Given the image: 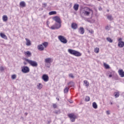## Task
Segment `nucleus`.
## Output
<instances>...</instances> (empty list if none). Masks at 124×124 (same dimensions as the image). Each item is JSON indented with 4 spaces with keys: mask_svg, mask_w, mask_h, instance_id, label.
I'll list each match as a JSON object with an SVG mask.
<instances>
[{
    "mask_svg": "<svg viewBox=\"0 0 124 124\" xmlns=\"http://www.w3.org/2000/svg\"><path fill=\"white\" fill-rule=\"evenodd\" d=\"M68 52L71 54V55H73L76 57H81L82 56V53L76 51L75 50H73L71 49H69Z\"/></svg>",
    "mask_w": 124,
    "mask_h": 124,
    "instance_id": "f257e3e1",
    "label": "nucleus"
},
{
    "mask_svg": "<svg viewBox=\"0 0 124 124\" xmlns=\"http://www.w3.org/2000/svg\"><path fill=\"white\" fill-rule=\"evenodd\" d=\"M25 61H26V62H28L29 64L31 65V66H33V67H37V66L38 65L37 62H36V61L30 60L27 58L25 59Z\"/></svg>",
    "mask_w": 124,
    "mask_h": 124,
    "instance_id": "f03ea898",
    "label": "nucleus"
},
{
    "mask_svg": "<svg viewBox=\"0 0 124 124\" xmlns=\"http://www.w3.org/2000/svg\"><path fill=\"white\" fill-rule=\"evenodd\" d=\"M91 13H92V14H93V12L92 9H91V8H87L86 11H83L82 15H83V16H89Z\"/></svg>",
    "mask_w": 124,
    "mask_h": 124,
    "instance_id": "7ed1b4c3",
    "label": "nucleus"
},
{
    "mask_svg": "<svg viewBox=\"0 0 124 124\" xmlns=\"http://www.w3.org/2000/svg\"><path fill=\"white\" fill-rule=\"evenodd\" d=\"M68 116L70 119L71 122H72V123L75 122V120H76V118H77V116L75 115L74 113H69Z\"/></svg>",
    "mask_w": 124,
    "mask_h": 124,
    "instance_id": "20e7f679",
    "label": "nucleus"
},
{
    "mask_svg": "<svg viewBox=\"0 0 124 124\" xmlns=\"http://www.w3.org/2000/svg\"><path fill=\"white\" fill-rule=\"evenodd\" d=\"M58 39H59L60 41L64 44H66L67 43V40L64 37V36L62 35H60L58 36Z\"/></svg>",
    "mask_w": 124,
    "mask_h": 124,
    "instance_id": "39448f33",
    "label": "nucleus"
},
{
    "mask_svg": "<svg viewBox=\"0 0 124 124\" xmlns=\"http://www.w3.org/2000/svg\"><path fill=\"white\" fill-rule=\"evenodd\" d=\"M21 71L23 73H29L30 68L28 66H24L21 67Z\"/></svg>",
    "mask_w": 124,
    "mask_h": 124,
    "instance_id": "423d86ee",
    "label": "nucleus"
},
{
    "mask_svg": "<svg viewBox=\"0 0 124 124\" xmlns=\"http://www.w3.org/2000/svg\"><path fill=\"white\" fill-rule=\"evenodd\" d=\"M122 40H123V39L122 38H120L118 39V46L120 48H123V47H124V42L122 41Z\"/></svg>",
    "mask_w": 124,
    "mask_h": 124,
    "instance_id": "0eeeda50",
    "label": "nucleus"
},
{
    "mask_svg": "<svg viewBox=\"0 0 124 124\" xmlns=\"http://www.w3.org/2000/svg\"><path fill=\"white\" fill-rule=\"evenodd\" d=\"M53 20H54V21H55V22H56V23H62V20H61V18H60V17H59L58 16L53 17Z\"/></svg>",
    "mask_w": 124,
    "mask_h": 124,
    "instance_id": "6e6552de",
    "label": "nucleus"
},
{
    "mask_svg": "<svg viewBox=\"0 0 124 124\" xmlns=\"http://www.w3.org/2000/svg\"><path fill=\"white\" fill-rule=\"evenodd\" d=\"M42 79L45 82H48L49 80V77L46 74H44L42 76Z\"/></svg>",
    "mask_w": 124,
    "mask_h": 124,
    "instance_id": "1a4fd4ad",
    "label": "nucleus"
},
{
    "mask_svg": "<svg viewBox=\"0 0 124 124\" xmlns=\"http://www.w3.org/2000/svg\"><path fill=\"white\" fill-rule=\"evenodd\" d=\"M53 62V59L51 58H47L45 59V62L46 63H51Z\"/></svg>",
    "mask_w": 124,
    "mask_h": 124,
    "instance_id": "9d476101",
    "label": "nucleus"
},
{
    "mask_svg": "<svg viewBox=\"0 0 124 124\" xmlns=\"http://www.w3.org/2000/svg\"><path fill=\"white\" fill-rule=\"evenodd\" d=\"M78 31L79 33H80V34H84V33H85V30L84 29V28H83L82 27H79Z\"/></svg>",
    "mask_w": 124,
    "mask_h": 124,
    "instance_id": "9b49d317",
    "label": "nucleus"
},
{
    "mask_svg": "<svg viewBox=\"0 0 124 124\" xmlns=\"http://www.w3.org/2000/svg\"><path fill=\"white\" fill-rule=\"evenodd\" d=\"M118 73L119 75L121 76V77L122 78L124 77V70H123V69L118 70Z\"/></svg>",
    "mask_w": 124,
    "mask_h": 124,
    "instance_id": "f8f14e48",
    "label": "nucleus"
},
{
    "mask_svg": "<svg viewBox=\"0 0 124 124\" xmlns=\"http://www.w3.org/2000/svg\"><path fill=\"white\" fill-rule=\"evenodd\" d=\"M71 28L73 30H76L77 29V28H78V25H77V24H76L75 23H73L71 24Z\"/></svg>",
    "mask_w": 124,
    "mask_h": 124,
    "instance_id": "ddd939ff",
    "label": "nucleus"
},
{
    "mask_svg": "<svg viewBox=\"0 0 124 124\" xmlns=\"http://www.w3.org/2000/svg\"><path fill=\"white\" fill-rule=\"evenodd\" d=\"M25 40L26 41L27 46H31V40L27 38H25Z\"/></svg>",
    "mask_w": 124,
    "mask_h": 124,
    "instance_id": "4468645a",
    "label": "nucleus"
},
{
    "mask_svg": "<svg viewBox=\"0 0 124 124\" xmlns=\"http://www.w3.org/2000/svg\"><path fill=\"white\" fill-rule=\"evenodd\" d=\"M38 49L39 51H43L44 50V47H43V45H39L38 46Z\"/></svg>",
    "mask_w": 124,
    "mask_h": 124,
    "instance_id": "2eb2a0df",
    "label": "nucleus"
},
{
    "mask_svg": "<svg viewBox=\"0 0 124 124\" xmlns=\"http://www.w3.org/2000/svg\"><path fill=\"white\" fill-rule=\"evenodd\" d=\"M56 28H56V30H59V29H60V28H61V27H62V23H56L54 24Z\"/></svg>",
    "mask_w": 124,
    "mask_h": 124,
    "instance_id": "dca6fc26",
    "label": "nucleus"
},
{
    "mask_svg": "<svg viewBox=\"0 0 124 124\" xmlns=\"http://www.w3.org/2000/svg\"><path fill=\"white\" fill-rule=\"evenodd\" d=\"M114 94L115 98H118L120 96V92L119 91L114 92Z\"/></svg>",
    "mask_w": 124,
    "mask_h": 124,
    "instance_id": "f3484780",
    "label": "nucleus"
},
{
    "mask_svg": "<svg viewBox=\"0 0 124 124\" xmlns=\"http://www.w3.org/2000/svg\"><path fill=\"white\" fill-rule=\"evenodd\" d=\"M19 5L21 7H26V2L24 1H21Z\"/></svg>",
    "mask_w": 124,
    "mask_h": 124,
    "instance_id": "a211bd4d",
    "label": "nucleus"
},
{
    "mask_svg": "<svg viewBox=\"0 0 124 124\" xmlns=\"http://www.w3.org/2000/svg\"><path fill=\"white\" fill-rule=\"evenodd\" d=\"M2 20L3 22H7V20H8V17L6 15H3L2 16Z\"/></svg>",
    "mask_w": 124,
    "mask_h": 124,
    "instance_id": "6ab92c4d",
    "label": "nucleus"
},
{
    "mask_svg": "<svg viewBox=\"0 0 124 124\" xmlns=\"http://www.w3.org/2000/svg\"><path fill=\"white\" fill-rule=\"evenodd\" d=\"M0 36L4 39H7V36H6V35L4 34L3 33H0Z\"/></svg>",
    "mask_w": 124,
    "mask_h": 124,
    "instance_id": "aec40b11",
    "label": "nucleus"
},
{
    "mask_svg": "<svg viewBox=\"0 0 124 124\" xmlns=\"http://www.w3.org/2000/svg\"><path fill=\"white\" fill-rule=\"evenodd\" d=\"M74 9L75 11H77L79 9V4H76L74 6Z\"/></svg>",
    "mask_w": 124,
    "mask_h": 124,
    "instance_id": "412c9836",
    "label": "nucleus"
},
{
    "mask_svg": "<svg viewBox=\"0 0 124 124\" xmlns=\"http://www.w3.org/2000/svg\"><path fill=\"white\" fill-rule=\"evenodd\" d=\"M107 18L109 21H112L113 20V16H112V15H108L107 16Z\"/></svg>",
    "mask_w": 124,
    "mask_h": 124,
    "instance_id": "4be33fe9",
    "label": "nucleus"
},
{
    "mask_svg": "<svg viewBox=\"0 0 124 124\" xmlns=\"http://www.w3.org/2000/svg\"><path fill=\"white\" fill-rule=\"evenodd\" d=\"M68 85L69 88L71 87H74V82H73V81H71L68 83Z\"/></svg>",
    "mask_w": 124,
    "mask_h": 124,
    "instance_id": "5701e85b",
    "label": "nucleus"
},
{
    "mask_svg": "<svg viewBox=\"0 0 124 124\" xmlns=\"http://www.w3.org/2000/svg\"><path fill=\"white\" fill-rule=\"evenodd\" d=\"M84 84H85V85H86V87H89V86H90V83H89V81H88V80H84Z\"/></svg>",
    "mask_w": 124,
    "mask_h": 124,
    "instance_id": "b1692460",
    "label": "nucleus"
},
{
    "mask_svg": "<svg viewBox=\"0 0 124 124\" xmlns=\"http://www.w3.org/2000/svg\"><path fill=\"white\" fill-rule=\"evenodd\" d=\"M42 45H43V46H44L45 48H46L48 46V42H45L43 43Z\"/></svg>",
    "mask_w": 124,
    "mask_h": 124,
    "instance_id": "393cba45",
    "label": "nucleus"
},
{
    "mask_svg": "<svg viewBox=\"0 0 124 124\" xmlns=\"http://www.w3.org/2000/svg\"><path fill=\"white\" fill-rule=\"evenodd\" d=\"M93 107L94 108V109H97V104H96V103L93 102Z\"/></svg>",
    "mask_w": 124,
    "mask_h": 124,
    "instance_id": "a878e982",
    "label": "nucleus"
},
{
    "mask_svg": "<svg viewBox=\"0 0 124 124\" xmlns=\"http://www.w3.org/2000/svg\"><path fill=\"white\" fill-rule=\"evenodd\" d=\"M94 52L96 54H98L99 53V48L96 47L94 48Z\"/></svg>",
    "mask_w": 124,
    "mask_h": 124,
    "instance_id": "bb28decb",
    "label": "nucleus"
},
{
    "mask_svg": "<svg viewBox=\"0 0 124 124\" xmlns=\"http://www.w3.org/2000/svg\"><path fill=\"white\" fill-rule=\"evenodd\" d=\"M104 66L106 69H109V68H110V66H109V65L106 64V63H104Z\"/></svg>",
    "mask_w": 124,
    "mask_h": 124,
    "instance_id": "cd10ccee",
    "label": "nucleus"
},
{
    "mask_svg": "<svg viewBox=\"0 0 124 124\" xmlns=\"http://www.w3.org/2000/svg\"><path fill=\"white\" fill-rule=\"evenodd\" d=\"M57 14V12L56 11H51L49 13V15H55Z\"/></svg>",
    "mask_w": 124,
    "mask_h": 124,
    "instance_id": "c85d7f7f",
    "label": "nucleus"
},
{
    "mask_svg": "<svg viewBox=\"0 0 124 124\" xmlns=\"http://www.w3.org/2000/svg\"><path fill=\"white\" fill-rule=\"evenodd\" d=\"M68 91H69V87H66L64 90V93H68Z\"/></svg>",
    "mask_w": 124,
    "mask_h": 124,
    "instance_id": "c756f323",
    "label": "nucleus"
},
{
    "mask_svg": "<svg viewBox=\"0 0 124 124\" xmlns=\"http://www.w3.org/2000/svg\"><path fill=\"white\" fill-rule=\"evenodd\" d=\"M25 54L27 55V56H28V57H31V52L28 51H26L25 53Z\"/></svg>",
    "mask_w": 124,
    "mask_h": 124,
    "instance_id": "7c9ffc66",
    "label": "nucleus"
},
{
    "mask_svg": "<svg viewBox=\"0 0 124 124\" xmlns=\"http://www.w3.org/2000/svg\"><path fill=\"white\" fill-rule=\"evenodd\" d=\"M42 84H41V83H39L38 85H37V89H38L39 90H41V89H42Z\"/></svg>",
    "mask_w": 124,
    "mask_h": 124,
    "instance_id": "2f4dec72",
    "label": "nucleus"
},
{
    "mask_svg": "<svg viewBox=\"0 0 124 124\" xmlns=\"http://www.w3.org/2000/svg\"><path fill=\"white\" fill-rule=\"evenodd\" d=\"M107 40L108 42H110V43H112L113 42V40L111 39L110 38H107Z\"/></svg>",
    "mask_w": 124,
    "mask_h": 124,
    "instance_id": "473e14b6",
    "label": "nucleus"
},
{
    "mask_svg": "<svg viewBox=\"0 0 124 124\" xmlns=\"http://www.w3.org/2000/svg\"><path fill=\"white\" fill-rule=\"evenodd\" d=\"M90 96H87L85 97V101L88 102V101H90Z\"/></svg>",
    "mask_w": 124,
    "mask_h": 124,
    "instance_id": "72a5a7b5",
    "label": "nucleus"
},
{
    "mask_svg": "<svg viewBox=\"0 0 124 124\" xmlns=\"http://www.w3.org/2000/svg\"><path fill=\"white\" fill-rule=\"evenodd\" d=\"M50 29H51V30H57V29H58V28L56 27L55 25H53L51 27Z\"/></svg>",
    "mask_w": 124,
    "mask_h": 124,
    "instance_id": "f704fd0d",
    "label": "nucleus"
},
{
    "mask_svg": "<svg viewBox=\"0 0 124 124\" xmlns=\"http://www.w3.org/2000/svg\"><path fill=\"white\" fill-rule=\"evenodd\" d=\"M105 30H106V31H109L110 30V26H107L105 27Z\"/></svg>",
    "mask_w": 124,
    "mask_h": 124,
    "instance_id": "c9c22d12",
    "label": "nucleus"
},
{
    "mask_svg": "<svg viewBox=\"0 0 124 124\" xmlns=\"http://www.w3.org/2000/svg\"><path fill=\"white\" fill-rule=\"evenodd\" d=\"M61 113V112L59 110H56V111H54V114H60Z\"/></svg>",
    "mask_w": 124,
    "mask_h": 124,
    "instance_id": "e433bc0d",
    "label": "nucleus"
},
{
    "mask_svg": "<svg viewBox=\"0 0 124 124\" xmlns=\"http://www.w3.org/2000/svg\"><path fill=\"white\" fill-rule=\"evenodd\" d=\"M12 78L14 79H16V75H13L12 76Z\"/></svg>",
    "mask_w": 124,
    "mask_h": 124,
    "instance_id": "4c0bfd02",
    "label": "nucleus"
},
{
    "mask_svg": "<svg viewBox=\"0 0 124 124\" xmlns=\"http://www.w3.org/2000/svg\"><path fill=\"white\" fill-rule=\"evenodd\" d=\"M69 77H70L71 78H74V76H73V74H70L69 75Z\"/></svg>",
    "mask_w": 124,
    "mask_h": 124,
    "instance_id": "58836bf2",
    "label": "nucleus"
},
{
    "mask_svg": "<svg viewBox=\"0 0 124 124\" xmlns=\"http://www.w3.org/2000/svg\"><path fill=\"white\" fill-rule=\"evenodd\" d=\"M43 7H46V6H47V3H43Z\"/></svg>",
    "mask_w": 124,
    "mask_h": 124,
    "instance_id": "ea45409f",
    "label": "nucleus"
},
{
    "mask_svg": "<svg viewBox=\"0 0 124 124\" xmlns=\"http://www.w3.org/2000/svg\"><path fill=\"white\" fill-rule=\"evenodd\" d=\"M0 70L1 71H3V70H4V69L3 68V67L0 66Z\"/></svg>",
    "mask_w": 124,
    "mask_h": 124,
    "instance_id": "a19ab883",
    "label": "nucleus"
},
{
    "mask_svg": "<svg viewBox=\"0 0 124 124\" xmlns=\"http://www.w3.org/2000/svg\"><path fill=\"white\" fill-rule=\"evenodd\" d=\"M106 114L107 115H110V111H109V110L106 111Z\"/></svg>",
    "mask_w": 124,
    "mask_h": 124,
    "instance_id": "79ce46f5",
    "label": "nucleus"
},
{
    "mask_svg": "<svg viewBox=\"0 0 124 124\" xmlns=\"http://www.w3.org/2000/svg\"><path fill=\"white\" fill-rule=\"evenodd\" d=\"M53 108H57V105H56V104H53Z\"/></svg>",
    "mask_w": 124,
    "mask_h": 124,
    "instance_id": "37998d69",
    "label": "nucleus"
},
{
    "mask_svg": "<svg viewBox=\"0 0 124 124\" xmlns=\"http://www.w3.org/2000/svg\"><path fill=\"white\" fill-rule=\"evenodd\" d=\"M89 32L92 34L93 33V30H90Z\"/></svg>",
    "mask_w": 124,
    "mask_h": 124,
    "instance_id": "c03bdc74",
    "label": "nucleus"
},
{
    "mask_svg": "<svg viewBox=\"0 0 124 124\" xmlns=\"http://www.w3.org/2000/svg\"><path fill=\"white\" fill-rule=\"evenodd\" d=\"M98 10H99V11H101V10H102V8H101V7H99L98 8Z\"/></svg>",
    "mask_w": 124,
    "mask_h": 124,
    "instance_id": "a18cd8bd",
    "label": "nucleus"
},
{
    "mask_svg": "<svg viewBox=\"0 0 124 124\" xmlns=\"http://www.w3.org/2000/svg\"><path fill=\"white\" fill-rule=\"evenodd\" d=\"M51 121H48L47 124H51Z\"/></svg>",
    "mask_w": 124,
    "mask_h": 124,
    "instance_id": "49530a36",
    "label": "nucleus"
},
{
    "mask_svg": "<svg viewBox=\"0 0 124 124\" xmlns=\"http://www.w3.org/2000/svg\"><path fill=\"white\" fill-rule=\"evenodd\" d=\"M23 63H24V64L25 65H26V64H27V62H23Z\"/></svg>",
    "mask_w": 124,
    "mask_h": 124,
    "instance_id": "de8ad7c7",
    "label": "nucleus"
},
{
    "mask_svg": "<svg viewBox=\"0 0 124 124\" xmlns=\"http://www.w3.org/2000/svg\"><path fill=\"white\" fill-rule=\"evenodd\" d=\"M109 77L110 78H111V77H112V75H109Z\"/></svg>",
    "mask_w": 124,
    "mask_h": 124,
    "instance_id": "09e8293b",
    "label": "nucleus"
},
{
    "mask_svg": "<svg viewBox=\"0 0 124 124\" xmlns=\"http://www.w3.org/2000/svg\"><path fill=\"white\" fill-rule=\"evenodd\" d=\"M25 115H26V116H27V115H28V113L26 112V113H25Z\"/></svg>",
    "mask_w": 124,
    "mask_h": 124,
    "instance_id": "8fccbe9b",
    "label": "nucleus"
},
{
    "mask_svg": "<svg viewBox=\"0 0 124 124\" xmlns=\"http://www.w3.org/2000/svg\"><path fill=\"white\" fill-rule=\"evenodd\" d=\"M110 105H113V103L111 102V103H110Z\"/></svg>",
    "mask_w": 124,
    "mask_h": 124,
    "instance_id": "3c124183",
    "label": "nucleus"
},
{
    "mask_svg": "<svg viewBox=\"0 0 124 124\" xmlns=\"http://www.w3.org/2000/svg\"><path fill=\"white\" fill-rule=\"evenodd\" d=\"M107 12H109V10H107Z\"/></svg>",
    "mask_w": 124,
    "mask_h": 124,
    "instance_id": "603ef678",
    "label": "nucleus"
},
{
    "mask_svg": "<svg viewBox=\"0 0 124 124\" xmlns=\"http://www.w3.org/2000/svg\"><path fill=\"white\" fill-rule=\"evenodd\" d=\"M57 100H58V101L60 100V99L58 98Z\"/></svg>",
    "mask_w": 124,
    "mask_h": 124,
    "instance_id": "864d4df0",
    "label": "nucleus"
},
{
    "mask_svg": "<svg viewBox=\"0 0 124 124\" xmlns=\"http://www.w3.org/2000/svg\"><path fill=\"white\" fill-rule=\"evenodd\" d=\"M98 0V1H100V0Z\"/></svg>",
    "mask_w": 124,
    "mask_h": 124,
    "instance_id": "5fc2aeb1",
    "label": "nucleus"
},
{
    "mask_svg": "<svg viewBox=\"0 0 124 124\" xmlns=\"http://www.w3.org/2000/svg\"><path fill=\"white\" fill-rule=\"evenodd\" d=\"M70 103H72V102H70Z\"/></svg>",
    "mask_w": 124,
    "mask_h": 124,
    "instance_id": "6e6d98bb",
    "label": "nucleus"
}]
</instances>
